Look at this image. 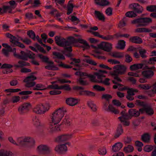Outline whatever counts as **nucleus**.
Masks as SVG:
<instances>
[{
  "mask_svg": "<svg viewBox=\"0 0 156 156\" xmlns=\"http://www.w3.org/2000/svg\"><path fill=\"white\" fill-rule=\"evenodd\" d=\"M56 43L59 46L63 47L65 51L63 54L68 57L71 56L70 52L72 51L71 45L74 42V39L72 38L68 40L66 39L57 36L55 37Z\"/></svg>",
  "mask_w": 156,
  "mask_h": 156,
  "instance_id": "nucleus-1",
  "label": "nucleus"
},
{
  "mask_svg": "<svg viewBox=\"0 0 156 156\" xmlns=\"http://www.w3.org/2000/svg\"><path fill=\"white\" fill-rule=\"evenodd\" d=\"M67 112L66 108L62 107L59 108L54 111L50 117L51 122L55 124L59 123Z\"/></svg>",
  "mask_w": 156,
  "mask_h": 156,
  "instance_id": "nucleus-2",
  "label": "nucleus"
},
{
  "mask_svg": "<svg viewBox=\"0 0 156 156\" xmlns=\"http://www.w3.org/2000/svg\"><path fill=\"white\" fill-rule=\"evenodd\" d=\"M75 74L80 76H87L90 79V80L92 82L102 83L106 85H109L110 84L109 82L110 79L108 78H105L104 80L102 79L100 80H97L94 75L92 74L88 75L86 73L80 71L76 72L75 73Z\"/></svg>",
  "mask_w": 156,
  "mask_h": 156,
  "instance_id": "nucleus-3",
  "label": "nucleus"
},
{
  "mask_svg": "<svg viewBox=\"0 0 156 156\" xmlns=\"http://www.w3.org/2000/svg\"><path fill=\"white\" fill-rule=\"evenodd\" d=\"M38 56L43 62L46 63V65L45 67V69L54 70H59V68L57 66L54 64V63L52 61L49 60V58L41 54H39Z\"/></svg>",
  "mask_w": 156,
  "mask_h": 156,
  "instance_id": "nucleus-4",
  "label": "nucleus"
},
{
  "mask_svg": "<svg viewBox=\"0 0 156 156\" xmlns=\"http://www.w3.org/2000/svg\"><path fill=\"white\" fill-rule=\"evenodd\" d=\"M152 22L150 18H140L135 19L131 21V23L135 24L136 27L145 26Z\"/></svg>",
  "mask_w": 156,
  "mask_h": 156,
  "instance_id": "nucleus-5",
  "label": "nucleus"
},
{
  "mask_svg": "<svg viewBox=\"0 0 156 156\" xmlns=\"http://www.w3.org/2000/svg\"><path fill=\"white\" fill-rule=\"evenodd\" d=\"M115 69L113 72L110 71L111 75L116 76L118 75L124 74L126 71V67L123 65H118L115 66L113 67Z\"/></svg>",
  "mask_w": 156,
  "mask_h": 156,
  "instance_id": "nucleus-6",
  "label": "nucleus"
},
{
  "mask_svg": "<svg viewBox=\"0 0 156 156\" xmlns=\"http://www.w3.org/2000/svg\"><path fill=\"white\" fill-rule=\"evenodd\" d=\"M36 151L39 154H49L51 153L52 149L47 144H41L38 145L36 148Z\"/></svg>",
  "mask_w": 156,
  "mask_h": 156,
  "instance_id": "nucleus-7",
  "label": "nucleus"
},
{
  "mask_svg": "<svg viewBox=\"0 0 156 156\" xmlns=\"http://www.w3.org/2000/svg\"><path fill=\"white\" fill-rule=\"evenodd\" d=\"M102 109L105 112H109L115 114H117L119 113V111L117 108L113 105L109 104L108 102L104 103Z\"/></svg>",
  "mask_w": 156,
  "mask_h": 156,
  "instance_id": "nucleus-8",
  "label": "nucleus"
},
{
  "mask_svg": "<svg viewBox=\"0 0 156 156\" xmlns=\"http://www.w3.org/2000/svg\"><path fill=\"white\" fill-rule=\"evenodd\" d=\"M17 141L19 144L25 150L28 147L29 144V137L27 136L20 137L17 139Z\"/></svg>",
  "mask_w": 156,
  "mask_h": 156,
  "instance_id": "nucleus-9",
  "label": "nucleus"
},
{
  "mask_svg": "<svg viewBox=\"0 0 156 156\" xmlns=\"http://www.w3.org/2000/svg\"><path fill=\"white\" fill-rule=\"evenodd\" d=\"M55 83V82H52L51 83L52 84L48 86L47 88L51 89L63 90L67 91H69L71 90V88L69 85L66 84L59 86L56 84H53Z\"/></svg>",
  "mask_w": 156,
  "mask_h": 156,
  "instance_id": "nucleus-10",
  "label": "nucleus"
},
{
  "mask_svg": "<svg viewBox=\"0 0 156 156\" xmlns=\"http://www.w3.org/2000/svg\"><path fill=\"white\" fill-rule=\"evenodd\" d=\"M73 136L72 133H66L61 134L55 138V140L58 142H63L71 139Z\"/></svg>",
  "mask_w": 156,
  "mask_h": 156,
  "instance_id": "nucleus-11",
  "label": "nucleus"
},
{
  "mask_svg": "<svg viewBox=\"0 0 156 156\" xmlns=\"http://www.w3.org/2000/svg\"><path fill=\"white\" fill-rule=\"evenodd\" d=\"M70 144L69 142H68L66 144H58L55 146L54 150L57 154H62L63 152H66L68 151V148L66 145H69Z\"/></svg>",
  "mask_w": 156,
  "mask_h": 156,
  "instance_id": "nucleus-12",
  "label": "nucleus"
},
{
  "mask_svg": "<svg viewBox=\"0 0 156 156\" xmlns=\"http://www.w3.org/2000/svg\"><path fill=\"white\" fill-rule=\"evenodd\" d=\"M121 114L122 116L119 117V119L121 122L125 126H128L130 124V122L128 119L129 117L127 114L126 113L125 111L122 112Z\"/></svg>",
  "mask_w": 156,
  "mask_h": 156,
  "instance_id": "nucleus-13",
  "label": "nucleus"
},
{
  "mask_svg": "<svg viewBox=\"0 0 156 156\" xmlns=\"http://www.w3.org/2000/svg\"><path fill=\"white\" fill-rule=\"evenodd\" d=\"M98 47L105 51L109 52L111 51L112 48V45L110 43L103 42L98 45Z\"/></svg>",
  "mask_w": 156,
  "mask_h": 156,
  "instance_id": "nucleus-14",
  "label": "nucleus"
},
{
  "mask_svg": "<svg viewBox=\"0 0 156 156\" xmlns=\"http://www.w3.org/2000/svg\"><path fill=\"white\" fill-rule=\"evenodd\" d=\"M29 108V103H25L21 105L18 108L20 114L21 115L28 112Z\"/></svg>",
  "mask_w": 156,
  "mask_h": 156,
  "instance_id": "nucleus-15",
  "label": "nucleus"
},
{
  "mask_svg": "<svg viewBox=\"0 0 156 156\" xmlns=\"http://www.w3.org/2000/svg\"><path fill=\"white\" fill-rule=\"evenodd\" d=\"M129 7L131 9H134L137 13L139 14L142 13L144 10L142 6L136 3L130 4Z\"/></svg>",
  "mask_w": 156,
  "mask_h": 156,
  "instance_id": "nucleus-16",
  "label": "nucleus"
},
{
  "mask_svg": "<svg viewBox=\"0 0 156 156\" xmlns=\"http://www.w3.org/2000/svg\"><path fill=\"white\" fill-rule=\"evenodd\" d=\"M61 130V128L60 125L50 123L49 124V132L51 133L54 132L60 131Z\"/></svg>",
  "mask_w": 156,
  "mask_h": 156,
  "instance_id": "nucleus-17",
  "label": "nucleus"
},
{
  "mask_svg": "<svg viewBox=\"0 0 156 156\" xmlns=\"http://www.w3.org/2000/svg\"><path fill=\"white\" fill-rule=\"evenodd\" d=\"M33 111L38 114H42L44 113L43 108V104H38L32 108Z\"/></svg>",
  "mask_w": 156,
  "mask_h": 156,
  "instance_id": "nucleus-18",
  "label": "nucleus"
},
{
  "mask_svg": "<svg viewBox=\"0 0 156 156\" xmlns=\"http://www.w3.org/2000/svg\"><path fill=\"white\" fill-rule=\"evenodd\" d=\"M107 73V72L104 70H99L98 72H95L94 73V75L97 76L98 79L97 80H100L102 79V78L105 77L106 76Z\"/></svg>",
  "mask_w": 156,
  "mask_h": 156,
  "instance_id": "nucleus-19",
  "label": "nucleus"
},
{
  "mask_svg": "<svg viewBox=\"0 0 156 156\" xmlns=\"http://www.w3.org/2000/svg\"><path fill=\"white\" fill-rule=\"evenodd\" d=\"M144 110L143 109L140 108L138 111L135 109H131L129 111V113L131 116L136 117L139 116L140 114L144 113Z\"/></svg>",
  "mask_w": 156,
  "mask_h": 156,
  "instance_id": "nucleus-20",
  "label": "nucleus"
},
{
  "mask_svg": "<svg viewBox=\"0 0 156 156\" xmlns=\"http://www.w3.org/2000/svg\"><path fill=\"white\" fill-rule=\"evenodd\" d=\"M20 53L21 55H19L16 54L15 53L14 55L18 58L25 61L27 60L28 58H29V54L26 53L23 51H21Z\"/></svg>",
  "mask_w": 156,
  "mask_h": 156,
  "instance_id": "nucleus-21",
  "label": "nucleus"
},
{
  "mask_svg": "<svg viewBox=\"0 0 156 156\" xmlns=\"http://www.w3.org/2000/svg\"><path fill=\"white\" fill-rule=\"evenodd\" d=\"M79 101L78 98H70L66 99V103L71 106H73L76 105Z\"/></svg>",
  "mask_w": 156,
  "mask_h": 156,
  "instance_id": "nucleus-22",
  "label": "nucleus"
},
{
  "mask_svg": "<svg viewBox=\"0 0 156 156\" xmlns=\"http://www.w3.org/2000/svg\"><path fill=\"white\" fill-rule=\"evenodd\" d=\"M112 82L115 84V85H114L113 86V88L115 89L118 88V90H119L123 91L125 90L128 89V87L126 86H124L123 85L117 83L114 80L112 81Z\"/></svg>",
  "mask_w": 156,
  "mask_h": 156,
  "instance_id": "nucleus-23",
  "label": "nucleus"
},
{
  "mask_svg": "<svg viewBox=\"0 0 156 156\" xmlns=\"http://www.w3.org/2000/svg\"><path fill=\"white\" fill-rule=\"evenodd\" d=\"M143 75L146 78L149 79L152 77L154 75V72L151 70H146L142 72Z\"/></svg>",
  "mask_w": 156,
  "mask_h": 156,
  "instance_id": "nucleus-24",
  "label": "nucleus"
},
{
  "mask_svg": "<svg viewBox=\"0 0 156 156\" xmlns=\"http://www.w3.org/2000/svg\"><path fill=\"white\" fill-rule=\"evenodd\" d=\"M122 146L123 144L122 143H116L112 146V150L113 151L116 152L119 151Z\"/></svg>",
  "mask_w": 156,
  "mask_h": 156,
  "instance_id": "nucleus-25",
  "label": "nucleus"
},
{
  "mask_svg": "<svg viewBox=\"0 0 156 156\" xmlns=\"http://www.w3.org/2000/svg\"><path fill=\"white\" fill-rule=\"evenodd\" d=\"M79 94L82 95H86L90 97H94L95 95V94L94 93L84 90L80 91Z\"/></svg>",
  "mask_w": 156,
  "mask_h": 156,
  "instance_id": "nucleus-26",
  "label": "nucleus"
},
{
  "mask_svg": "<svg viewBox=\"0 0 156 156\" xmlns=\"http://www.w3.org/2000/svg\"><path fill=\"white\" fill-rule=\"evenodd\" d=\"M37 79V77L35 73H30V88L32 87L35 84L34 81Z\"/></svg>",
  "mask_w": 156,
  "mask_h": 156,
  "instance_id": "nucleus-27",
  "label": "nucleus"
},
{
  "mask_svg": "<svg viewBox=\"0 0 156 156\" xmlns=\"http://www.w3.org/2000/svg\"><path fill=\"white\" fill-rule=\"evenodd\" d=\"M95 17L99 20L104 21L105 20V16L103 13L99 11L95 10L94 12Z\"/></svg>",
  "mask_w": 156,
  "mask_h": 156,
  "instance_id": "nucleus-28",
  "label": "nucleus"
},
{
  "mask_svg": "<svg viewBox=\"0 0 156 156\" xmlns=\"http://www.w3.org/2000/svg\"><path fill=\"white\" fill-rule=\"evenodd\" d=\"M34 124L37 127H42L44 126V124L41 122L38 118L35 117L33 119Z\"/></svg>",
  "mask_w": 156,
  "mask_h": 156,
  "instance_id": "nucleus-29",
  "label": "nucleus"
},
{
  "mask_svg": "<svg viewBox=\"0 0 156 156\" xmlns=\"http://www.w3.org/2000/svg\"><path fill=\"white\" fill-rule=\"evenodd\" d=\"M95 2L97 4L102 6H107L109 4L107 0H95Z\"/></svg>",
  "mask_w": 156,
  "mask_h": 156,
  "instance_id": "nucleus-30",
  "label": "nucleus"
},
{
  "mask_svg": "<svg viewBox=\"0 0 156 156\" xmlns=\"http://www.w3.org/2000/svg\"><path fill=\"white\" fill-rule=\"evenodd\" d=\"M47 89L42 84H39L36 85L35 84L32 87L30 88V89L33 90H44Z\"/></svg>",
  "mask_w": 156,
  "mask_h": 156,
  "instance_id": "nucleus-31",
  "label": "nucleus"
},
{
  "mask_svg": "<svg viewBox=\"0 0 156 156\" xmlns=\"http://www.w3.org/2000/svg\"><path fill=\"white\" fill-rule=\"evenodd\" d=\"M144 64L143 63L135 64L130 66V69L132 71H135L142 68Z\"/></svg>",
  "mask_w": 156,
  "mask_h": 156,
  "instance_id": "nucleus-32",
  "label": "nucleus"
},
{
  "mask_svg": "<svg viewBox=\"0 0 156 156\" xmlns=\"http://www.w3.org/2000/svg\"><path fill=\"white\" fill-rule=\"evenodd\" d=\"M130 40L132 42L137 44H140L142 42V39L137 36L132 37L130 38Z\"/></svg>",
  "mask_w": 156,
  "mask_h": 156,
  "instance_id": "nucleus-33",
  "label": "nucleus"
},
{
  "mask_svg": "<svg viewBox=\"0 0 156 156\" xmlns=\"http://www.w3.org/2000/svg\"><path fill=\"white\" fill-rule=\"evenodd\" d=\"M109 54L111 56L116 58H121L124 55L123 53L120 52H114L110 53Z\"/></svg>",
  "mask_w": 156,
  "mask_h": 156,
  "instance_id": "nucleus-34",
  "label": "nucleus"
},
{
  "mask_svg": "<svg viewBox=\"0 0 156 156\" xmlns=\"http://www.w3.org/2000/svg\"><path fill=\"white\" fill-rule=\"evenodd\" d=\"M144 109V113L145 112L149 115H152L153 114L154 112L153 110L150 107L148 106L147 105L144 106V108H141Z\"/></svg>",
  "mask_w": 156,
  "mask_h": 156,
  "instance_id": "nucleus-35",
  "label": "nucleus"
},
{
  "mask_svg": "<svg viewBox=\"0 0 156 156\" xmlns=\"http://www.w3.org/2000/svg\"><path fill=\"white\" fill-rule=\"evenodd\" d=\"M123 132V129L121 126H119L117 129L114 135V137L115 138L119 137L122 134Z\"/></svg>",
  "mask_w": 156,
  "mask_h": 156,
  "instance_id": "nucleus-36",
  "label": "nucleus"
},
{
  "mask_svg": "<svg viewBox=\"0 0 156 156\" xmlns=\"http://www.w3.org/2000/svg\"><path fill=\"white\" fill-rule=\"evenodd\" d=\"M125 43V41L123 40L119 41L116 46V48L119 49H123L126 46Z\"/></svg>",
  "mask_w": 156,
  "mask_h": 156,
  "instance_id": "nucleus-37",
  "label": "nucleus"
},
{
  "mask_svg": "<svg viewBox=\"0 0 156 156\" xmlns=\"http://www.w3.org/2000/svg\"><path fill=\"white\" fill-rule=\"evenodd\" d=\"M73 2L72 0H71L69 1L68 5H67V10L68 12L67 13V14L68 15L70 14L73 11V9L74 6L73 5V4L72 3Z\"/></svg>",
  "mask_w": 156,
  "mask_h": 156,
  "instance_id": "nucleus-38",
  "label": "nucleus"
},
{
  "mask_svg": "<svg viewBox=\"0 0 156 156\" xmlns=\"http://www.w3.org/2000/svg\"><path fill=\"white\" fill-rule=\"evenodd\" d=\"M78 41L83 44L82 47L83 49H87L89 48V45L86 41L81 38H79L78 39Z\"/></svg>",
  "mask_w": 156,
  "mask_h": 156,
  "instance_id": "nucleus-39",
  "label": "nucleus"
},
{
  "mask_svg": "<svg viewBox=\"0 0 156 156\" xmlns=\"http://www.w3.org/2000/svg\"><path fill=\"white\" fill-rule=\"evenodd\" d=\"M18 63L19 64V65L15 64L14 65V66L16 68H22L23 66H29V63L28 62L21 60L19 61L18 62Z\"/></svg>",
  "mask_w": 156,
  "mask_h": 156,
  "instance_id": "nucleus-40",
  "label": "nucleus"
},
{
  "mask_svg": "<svg viewBox=\"0 0 156 156\" xmlns=\"http://www.w3.org/2000/svg\"><path fill=\"white\" fill-rule=\"evenodd\" d=\"M136 32L141 33V32H150L152 31V30L146 28H138L135 30Z\"/></svg>",
  "mask_w": 156,
  "mask_h": 156,
  "instance_id": "nucleus-41",
  "label": "nucleus"
},
{
  "mask_svg": "<svg viewBox=\"0 0 156 156\" xmlns=\"http://www.w3.org/2000/svg\"><path fill=\"white\" fill-rule=\"evenodd\" d=\"M13 153L10 151H0V156H9L13 155Z\"/></svg>",
  "mask_w": 156,
  "mask_h": 156,
  "instance_id": "nucleus-42",
  "label": "nucleus"
},
{
  "mask_svg": "<svg viewBox=\"0 0 156 156\" xmlns=\"http://www.w3.org/2000/svg\"><path fill=\"white\" fill-rule=\"evenodd\" d=\"M53 55L55 56L53 57V58H57L59 59H65V57L62 55H61L60 53L55 52H53Z\"/></svg>",
  "mask_w": 156,
  "mask_h": 156,
  "instance_id": "nucleus-43",
  "label": "nucleus"
},
{
  "mask_svg": "<svg viewBox=\"0 0 156 156\" xmlns=\"http://www.w3.org/2000/svg\"><path fill=\"white\" fill-rule=\"evenodd\" d=\"M98 153L99 154L104 155L107 153V150L105 147H100L98 149Z\"/></svg>",
  "mask_w": 156,
  "mask_h": 156,
  "instance_id": "nucleus-44",
  "label": "nucleus"
},
{
  "mask_svg": "<svg viewBox=\"0 0 156 156\" xmlns=\"http://www.w3.org/2000/svg\"><path fill=\"white\" fill-rule=\"evenodd\" d=\"M142 139L145 142H148L150 140V136L148 134H144L142 136Z\"/></svg>",
  "mask_w": 156,
  "mask_h": 156,
  "instance_id": "nucleus-45",
  "label": "nucleus"
},
{
  "mask_svg": "<svg viewBox=\"0 0 156 156\" xmlns=\"http://www.w3.org/2000/svg\"><path fill=\"white\" fill-rule=\"evenodd\" d=\"M146 10L150 12H156V5H149L146 7Z\"/></svg>",
  "mask_w": 156,
  "mask_h": 156,
  "instance_id": "nucleus-46",
  "label": "nucleus"
},
{
  "mask_svg": "<svg viewBox=\"0 0 156 156\" xmlns=\"http://www.w3.org/2000/svg\"><path fill=\"white\" fill-rule=\"evenodd\" d=\"M133 147L131 145H129L124 148V151L127 153L132 152L133 150Z\"/></svg>",
  "mask_w": 156,
  "mask_h": 156,
  "instance_id": "nucleus-47",
  "label": "nucleus"
},
{
  "mask_svg": "<svg viewBox=\"0 0 156 156\" xmlns=\"http://www.w3.org/2000/svg\"><path fill=\"white\" fill-rule=\"evenodd\" d=\"M126 17H124L120 21L118 24V27L120 28H122L125 26L126 25L125 21L126 20Z\"/></svg>",
  "mask_w": 156,
  "mask_h": 156,
  "instance_id": "nucleus-48",
  "label": "nucleus"
},
{
  "mask_svg": "<svg viewBox=\"0 0 156 156\" xmlns=\"http://www.w3.org/2000/svg\"><path fill=\"white\" fill-rule=\"evenodd\" d=\"M71 60L73 61L72 62H70V64L79 67L80 66V64L79 62H80V59L72 58Z\"/></svg>",
  "mask_w": 156,
  "mask_h": 156,
  "instance_id": "nucleus-49",
  "label": "nucleus"
},
{
  "mask_svg": "<svg viewBox=\"0 0 156 156\" xmlns=\"http://www.w3.org/2000/svg\"><path fill=\"white\" fill-rule=\"evenodd\" d=\"M126 17L133 18L137 16V14L133 11H130L127 12L126 14Z\"/></svg>",
  "mask_w": 156,
  "mask_h": 156,
  "instance_id": "nucleus-50",
  "label": "nucleus"
},
{
  "mask_svg": "<svg viewBox=\"0 0 156 156\" xmlns=\"http://www.w3.org/2000/svg\"><path fill=\"white\" fill-rule=\"evenodd\" d=\"M128 90L127 93L128 94L130 95H134L135 94L134 92H138V90L136 89H134L133 88H128Z\"/></svg>",
  "mask_w": 156,
  "mask_h": 156,
  "instance_id": "nucleus-51",
  "label": "nucleus"
},
{
  "mask_svg": "<svg viewBox=\"0 0 156 156\" xmlns=\"http://www.w3.org/2000/svg\"><path fill=\"white\" fill-rule=\"evenodd\" d=\"M139 53L141 56L143 58H145L147 57L146 55V51L144 49H140L139 50Z\"/></svg>",
  "mask_w": 156,
  "mask_h": 156,
  "instance_id": "nucleus-52",
  "label": "nucleus"
},
{
  "mask_svg": "<svg viewBox=\"0 0 156 156\" xmlns=\"http://www.w3.org/2000/svg\"><path fill=\"white\" fill-rule=\"evenodd\" d=\"M86 57H87V58L84 60L85 62H86L87 63L92 65H96V63L94 61L92 60L91 59H90V58L88 57L87 56H86Z\"/></svg>",
  "mask_w": 156,
  "mask_h": 156,
  "instance_id": "nucleus-53",
  "label": "nucleus"
},
{
  "mask_svg": "<svg viewBox=\"0 0 156 156\" xmlns=\"http://www.w3.org/2000/svg\"><path fill=\"white\" fill-rule=\"evenodd\" d=\"M50 105L49 103H47L43 104V108L44 113L48 111L50 109Z\"/></svg>",
  "mask_w": 156,
  "mask_h": 156,
  "instance_id": "nucleus-54",
  "label": "nucleus"
},
{
  "mask_svg": "<svg viewBox=\"0 0 156 156\" xmlns=\"http://www.w3.org/2000/svg\"><path fill=\"white\" fill-rule=\"evenodd\" d=\"M153 149V147L152 145H147L144 146V151L146 152L151 151Z\"/></svg>",
  "mask_w": 156,
  "mask_h": 156,
  "instance_id": "nucleus-55",
  "label": "nucleus"
},
{
  "mask_svg": "<svg viewBox=\"0 0 156 156\" xmlns=\"http://www.w3.org/2000/svg\"><path fill=\"white\" fill-rule=\"evenodd\" d=\"M9 41L13 44V46H15L16 44V42L18 41V39H17L15 36H13L10 39Z\"/></svg>",
  "mask_w": 156,
  "mask_h": 156,
  "instance_id": "nucleus-56",
  "label": "nucleus"
},
{
  "mask_svg": "<svg viewBox=\"0 0 156 156\" xmlns=\"http://www.w3.org/2000/svg\"><path fill=\"white\" fill-rule=\"evenodd\" d=\"M107 61L109 62V63L112 65L119 64L120 63L119 61L115 59H108Z\"/></svg>",
  "mask_w": 156,
  "mask_h": 156,
  "instance_id": "nucleus-57",
  "label": "nucleus"
},
{
  "mask_svg": "<svg viewBox=\"0 0 156 156\" xmlns=\"http://www.w3.org/2000/svg\"><path fill=\"white\" fill-rule=\"evenodd\" d=\"M54 89V90L51 91L50 92V94L52 95L59 94L62 93V92L61 91L57 90L58 89Z\"/></svg>",
  "mask_w": 156,
  "mask_h": 156,
  "instance_id": "nucleus-58",
  "label": "nucleus"
},
{
  "mask_svg": "<svg viewBox=\"0 0 156 156\" xmlns=\"http://www.w3.org/2000/svg\"><path fill=\"white\" fill-rule=\"evenodd\" d=\"M93 87L94 89L97 91H103L105 90L104 87L98 85H94Z\"/></svg>",
  "mask_w": 156,
  "mask_h": 156,
  "instance_id": "nucleus-59",
  "label": "nucleus"
},
{
  "mask_svg": "<svg viewBox=\"0 0 156 156\" xmlns=\"http://www.w3.org/2000/svg\"><path fill=\"white\" fill-rule=\"evenodd\" d=\"M78 82H79L80 83V84L82 85H87L88 83L87 81L82 78H79L78 80Z\"/></svg>",
  "mask_w": 156,
  "mask_h": 156,
  "instance_id": "nucleus-60",
  "label": "nucleus"
},
{
  "mask_svg": "<svg viewBox=\"0 0 156 156\" xmlns=\"http://www.w3.org/2000/svg\"><path fill=\"white\" fill-rule=\"evenodd\" d=\"M13 66L11 64L4 63L1 67V69H10L13 67Z\"/></svg>",
  "mask_w": 156,
  "mask_h": 156,
  "instance_id": "nucleus-61",
  "label": "nucleus"
},
{
  "mask_svg": "<svg viewBox=\"0 0 156 156\" xmlns=\"http://www.w3.org/2000/svg\"><path fill=\"white\" fill-rule=\"evenodd\" d=\"M20 97L19 96H14L12 97V101L13 103H17L20 100Z\"/></svg>",
  "mask_w": 156,
  "mask_h": 156,
  "instance_id": "nucleus-62",
  "label": "nucleus"
},
{
  "mask_svg": "<svg viewBox=\"0 0 156 156\" xmlns=\"http://www.w3.org/2000/svg\"><path fill=\"white\" fill-rule=\"evenodd\" d=\"M112 98V96L109 94H103L102 96V99H104L107 100H108L109 99H111Z\"/></svg>",
  "mask_w": 156,
  "mask_h": 156,
  "instance_id": "nucleus-63",
  "label": "nucleus"
},
{
  "mask_svg": "<svg viewBox=\"0 0 156 156\" xmlns=\"http://www.w3.org/2000/svg\"><path fill=\"white\" fill-rule=\"evenodd\" d=\"M112 9L110 7L108 8L105 11V13L107 16H110L112 14Z\"/></svg>",
  "mask_w": 156,
  "mask_h": 156,
  "instance_id": "nucleus-64",
  "label": "nucleus"
}]
</instances>
